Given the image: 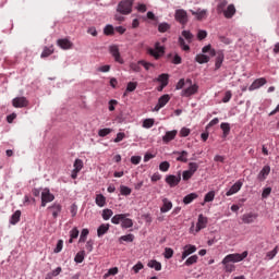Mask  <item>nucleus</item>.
Masks as SVG:
<instances>
[{"instance_id": "nucleus-1", "label": "nucleus", "mask_w": 279, "mask_h": 279, "mask_svg": "<svg viewBox=\"0 0 279 279\" xmlns=\"http://www.w3.org/2000/svg\"><path fill=\"white\" fill-rule=\"evenodd\" d=\"M130 217V214H118L114 215L111 218V223L114 226H119L121 223V228H124L128 230V228H133L134 227V220H132Z\"/></svg>"}, {"instance_id": "nucleus-2", "label": "nucleus", "mask_w": 279, "mask_h": 279, "mask_svg": "<svg viewBox=\"0 0 279 279\" xmlns=\"http://www.w3.org/2000/svg\"><path fill=\"white\" fill-rule=\"evenodd\" d=\"M245 258H247V251H244L242 254H229L222 259L221 264L226 265L228 263H241V260H245Z\"/></svg>"}, {"instance_id": "nucleus-3", "label": "nucleus", "mask_w": 279, "mask_h": 279, "mask_svg": "<svg viewBox=\"0 0 279 279\" xmlns=\"http://www.w3.org/2000/svg\"><path fill=\"white\" fill-rule=\"evenodd\" d=\"M187 88L181 92V97H192V95H197L199 90V86L197 84H193L191 78H186Z\"/></svg>"}, {"instance_id": "nucleus-4", "label": "nucleus", "mask_w": 279, "mask_h": 279, "mask_svg": "<svg viewBox=\"0 0 279 279\" xmlns=\"http://www.w3.org/2000/svg\"><path fill=\"white\" fill-rule=\"evenodd\" d=\"M132 5H134V0H123L118 4L117 11L120 14H132Z\"/></svg>"}, {"instance_id": "nucleus-5", "label": "nucleus", "mask_w": 279, "mask_h": 279, "mask_svg": "<svg viewBox=\"0 0 279 279\" xmlns=\"http://www.w3.org/2000/svg\"><path fill=\"white\" fill-rule=\"evenodd\" d=\"M174 19L180 25L184 27L189 23V13L183 9H178L174 13Z\"/></svg>"}, {"instance_id": "nucleus-6", "label": "nucleus", "mask_w": 279, "mask_h": 279, "mask_svg": "<svg viewBox=\"0 0 279 279\" xmlns=\"http://www.w3.org/2000/svg\"><path fill=\"white\" fill-rule=\"evenodd\" d=\"M148 53L155 58V60H158L161 56L165 54V47L160 46V43L155 44V49L149 48Z\"/></svg>"}, {"instance_id": "nucleus-7", "label": "nucleus", "mask_w": 279, "mask_h": 279, "mask_svg": "<svg viewBox=\"0 0 279 279\" xmlns=\"http://www.w3.org/2000/svg\"><path fill=\"white\" fill-rule=\"evenodd\" d=\"M109 53H111L112 58H114V61L119 64H123L125 61L123 58H121V52L119 51V46L112 45L109 47Z\"/></svg>"}, {"instance_id": "nucleus-8", "label": "nucleus", "mask_w": 279, "mask_h": 279, "mask_svg": "<svg viewBox=\"0 0 279 279\" xmlns=\"http://www.w3.org/2000/svg\"><path fill=\"white\" fill-rule=\"evenodd\" d=\"M182 181V175L179 173L178 175L169 174L166 177V182L170 189H173L180 184Z\"/></svg>"}, {"instance_id": "nucleus-9", "label": "nucleus", "mask_w": 279, "mask_h": 279, "mask_svg": "<svg viewBox=\"0 0 279 279\" xmlns=\"http://www.w3.org/2000/svg\"><path fill=\"white\" fill-rule=\"evenodd\" d=\"M53 199H56V196H53V194H51L49 189H45L41 193V206H43V208H45V206H47V204H49L50 202H53Z\"/></svg>"}, {"instance_id": "nucleus-10", "label": "nucleus", "mask_w": 279, "mask_h": 279, "mask_svg": "<svg viewBox=\"0 0 279 279\" xmlns=\"http://www.w3.org/2000/svg\"><path fill=\"white\" fill-rule=\"evenodd\" d=\"M12 106L14 108H27L29 101L25 97H16L12 100Z\"/></svg>"}, {"instance_id": "nucleus-11", "label": "nucleus", "mask_w": 279, "mask_h": 279, "mask_svg": "<svg viewBox=\"0 0 279 279\" xmlns=\"http://www.w3.org/2000/svg\"><path fill=\"white\" fill-rule=\"evenodd\" d=\"M197 252V246L193 244H187L183 247V253H182V260H185L187 256H191V254H195Z\"/></svg>"}, {"instance_id": "nucleus-12", "label": "nucleus", "mask_w": 279, "mask_h": 279, "mask_svg": "<svg viewBox=\"0 0 279 279\" xmlns=\"http://www.w3.org/2000/svg\"><path fill=\"white\" fill-rule=\"evenodd\" d=\"M265 84H267V78L265 77H260V78H256L251 86L248 87V90H257V88H260V86H265Z\"/></svg>"}, {"instance_id": "nucleus-13", "label": "nucleus", "mask_w": 279, "mask_h": 279, "mask_svg": "<svg viewBox=\"0 0 279 279\" xmlns=\"http://www.w3.org/2000/svg\"><path fill=\"white\" fill-rule=\"evenodd\" d=\"M171 99V97L169 95H163L158 99V104L155 106L154 110L155 112H158V110H160V108H165L166 104H169V100Z\"/></svg>"}, {"instance_id": "nucleus-14", "label": "nucleus", "mask_w": 279, "mask_h": 279, "mask_svg": "<svg viewBox=\"0 0 279 279\" xmlns=\"http://www.w3.org/2000/svg\"><path fill=\"white\" fill-rule=\"evenodd\" d=\"M208 225V218L204 217V215L198 216V221L196 223V230L195 232H199L201 230H204L206 226Z\"/></svg>"}, {"instance_id": "nucleus-15", "label": "nucleus", "mask_w": 279, "mask_h": 279, "mask_svg": "<svg viewBox=\"0 0 279 279\" xmlns=\"http://www.w3.org/2000/svg\"><path fill=\"white\" fill-rule=\"evenodd\" d=\"M190 12L193 16H196L197 21H204V19L208 16V10L206 9L204 10L198 9L197 11L190 10Z\"/></svg>"}, {"instance_id": "nucleus-16", "label": "nucleus", "mask_w": 279, "mask_h": 279, "mask_svg": "<svg viewBox=\"0 0 279 279\" xmlns=\"http://www.w3.org/2000/svg\"><path fill=\"white\" fill-rule=\"evenodd\" d=\"M243 186V182L236 181L229 191H227L226 195L227 197H230V195H234L235 193H239L241 191V187Z\"/></svg>"}, {"instance_id": "nucleus-17", "label": "nucleus", "mask_w": 279, "mask_h": 279, "mask_svg": "<svg viewBox=\"0 0 279 279\" xmlns=\"http://www.w3.org/2000/svg\"><path fill=\"white\" fill-rule=\"evenodd\" d=\"M258 215L254 213L244 214L242 215V223H254V221H256Z\"/></svg>"}, {"instance_id": "nucleus-18", "label": "nucleus", "mask_w": 279, "mask_h": 279, "mask_svg": "<svg viewBox=\"0 0 279 279\" xmlns=\"http://www.w3.org/2000/svg\"><path fill=\"white\" fill-rule=\"evenodd\" d=\"M48 210L52 213L53 219H58V215L62 213V205L54 203L52 206L48 207Z\"/></svg>"}, {"instance_id": "nucleus-19", "label": "nucleus", "mask_w": 279, "mask_h": 279, "mask_svg": "<svg viewBox=\"0 0 279 279\" xmlns=\"http://www.w3.org/2000/svg\"><path fill=\"white\" fill-rule=\"evenodd\" d=\"M234 14H236V8L234 7V4H229L223 12L225 19H232Z\"/></svg>"}, {"instance_id": "nucleus-20", "label": "nucleus", "mask_w": 279, "mask_h": 279, "mask_svg": "<svg viewBox=\"0 0 279 279\" xmlns=\"http://www.w3.org/2000/svg\"><path fill=\"white\" fill-rule=\"evenodd\" d=\"M173 208V203L169 198H162V206L160 207V213H169Z\"/></svg>"}, {"instance_id": "nucleus-21", "label": "nucleus", "mask_w": 279, "mask_h": 279, "mask_svg": "<svg viewBox=\"0 0 279 279\" xmlns=\"http://www.w3.org/2000/svg\"><path fill=\"white\" fill-rule=\"evenodd\" d=\"M269 173H271V167L264 166L257 178L258 180H260V182H263L264 180H267V175H269Z\"/></svg>"}, {"instance_id": "nucleus-22", "label": "nucleus", "mask_w": 279, "mask_h": 279, "mask_svg": "<svg viewBox=\"0 0 279 279\" xmlns=\"http://www.w3.org/2000/svg\"><path fill=\"white\" fill-rule=\"evenodd\" d=\"M178 136V131H168L166 132L165 136L162 137L163 143H171Z\"/></svg>"}, {"instance_id": "nucleus-23", "label": "nucleus", "mask_w": 279, "mask_h": 279, "mask_svg": "<svg viewBox=\"0 0 279 279\" xmlns=\"http://www.w3.org/2000/svg\"><path fill=\"white\" fill-rule=\"evenodd\" d=\"M174 154L178 156L177 160L178 162H189V151L183 150V151H174Z\"/></svg>"}, {"instance_id": "nucleus-24", "label": "nucleus", "mask_w": 279, "mask_h": 279, "mask_svg": "<svg viewBox=\"0 0 279 279\" xmlns=\"http://www.w3.org/2000/svg\"><path fill=\"white\" fill-rule=\"evenodd\" d=\"M199 195H197V193H190L186 196H184L183 204L185 205L193 204V202H195V199H197Z\"/></svg>"}, {"instance_id": "nucleus-25", "label": "nucleus", "mask_w": 279, "mask_h": 279, "mask_svg": "<svg viewBox=\"0 0 279 279\" xmlns=\"http://www.w3.org/2000/svg\"><path fill=\"white\" fill-rule=\"evenodd\" d=\"M110 230V225L109 223H102L98 227L97 229V236H104L106 232Z\"/></svg>"}, {"instance_id": "nucleus-26", "label": "nucleus", "mask_w": 279, "mask_h": 279, "mask_svg": "<svg viewBox=\"0 0 279 279\" xmlns=\"http://www.w3.org/2000/svg\"><path fill=\"white\" fill-rule=\"evenodd\" d=\"M57 43L61 49H71L73 47V44L69 39H58Z\"/></svg>"}, {"instance_id": "nucleus-27", "label": "nucleus", "mask_w": 279, "mask_h": 279, "mask_svg": "<svg viewBox=\"0 0 279 279\" xmlns=\"http://www.w3.org/2000/svg\"><path fill=\"white\" fill-rule=\"evenodd\" d=\"M147 265L150 269H155V271H160L162 269V264L156 259L149 260Z\"/></svg>"}, {"instance_id": "nucleus-28", "label": "nucleus", "mask_w": 279, "mask_h": 279, "mask_svg": "<svg viewBox=\"0 0 279 279\" xmlns=\"http://www.w3.org/2000/svg\"><path fill=\"white\" fill-rule=\"evenodd\" d=\"M95 203L99 208H104V206H106V196H104V194H97Z\"/></svg>"}, {"instance_id": "nucleus-29", "label": "nucleus", "mask_w": 279, "mask_h": 279, "mask_svg": "<svg viewBox=\"0 0 279 279\" xmlns=\"http://www.w3.org/2000/svg\"><path fill=\"white\" fill-rule=\"evenodd\" d=\"M19 221H21V210H16L10 219V223L11 226H16V223H19Z\"/></svg>"}, {"instance_id": "nucleus-30", "label": "nucleus", "mask_w": 279, "mask_h": 279, "mask_svg": "<svg viewBox=\"0 0 279 279\" xmlns=\"http://www.w3.org/2000/svg\"><path fill=\"white\" fill-rule=\"evenodd\" d=\"M196 62H198V64H206L208 62H210V57L206 56V54H197L195 57Z\"/></svg>"}, {"instance_id": "nucleus-31", "label": "nucleus", "mask_w": 279, "mask_h": 279, "mask_svg": "<svg viewBox=\"0 0 279 279\" xmlns=\"http://www.w3.org/2000/svg\"><path fill=\"white\" fill-rule=\"evenodd\" d=\"M227 5H228V0H219L217 4L218 14H223Z\"/></svg>"}, {"instance_id": "nucleus-32", "label": "nucleus", "mask_w": 279, "mask_h": 279, "mask_svg": "<svg viewBox=\"0 0 279 279\" xmlns=\"http://www.w3.org/2000/svg\"><path fill=\"white\" fill-rule=\"evenodd\" d=\"M158 82H161V88L159 89L161 90L162 88H165V86L169 84V74H160L158 77Z\"/></svg>"}, {"instance_id": "nucleus-33", "label": "nucleus", "mask_w": 279, "mask_h": 279, "mask_svg": "<svg viewBox=\"0 0 279 279\" xmlns=\"http://www.w3.org/2000/svg\"><path fill=\"white\" fill-rule=\"evenodd\" d=\"M138 86V83L136 82H129L126 85V89L124 93V96L128 95V93H134L136 90V87Z\"/></svg>"}, {"instance_id": "nucleus-34", "label": "nucleus", "mask_w": 279, "mask_h": 279, "mask_svg": "<svg viewBox=\"0 0 279 279\" xmlns=\"http://www.w3.org/2000/svg\"><path fill=\"white\" fill-rule=\"evenodd\" d=\"M169 29H171V25L167 22L160 23L158 25V32H160V34H165V32H169Z\"/></svg>"}, {"instance_id": "nucleus-35", "label": "nucleus", "mask_w": 279, "mask_h": 279, "mask_svg": "<svg viewBox=\"0 0 279 279\" xmlns=\"http://www.w3.org/2000/svg\"><path fill=\"white\" fill-rule=\"evenodd\" d=\"M223 53H219L216 58L215 69L216 71H219L221 69V65L223 64Z\"/></svg>"}, {"instance_id": "nucleus-36", "label": "nucleus", "mask_w": 279, "mask_h": 279, "mask_svg": "<svg viewBox=\"0 0 279 279\" xmlns=\"http://www.w3.org/2000/svg\"><path fill=\"white\" fill-rule=\"evenodd\" d=\"M105 36H114V26L108 24L104 28Z\"/></svg>"}, {"instance_id": "nucleus-37", "label": "nucleus", "mask_w": 279, "mask_h": 279, "mask_svg": "<svg viewBox=\"0 0 279 279\" xmlns=\"http://www.w3.org/2000/svg\"><path fill=\"white\" fill-rule=\"evenodd\" d=\"M220 128H221V130H222V132H223V137L226 138V137L228 136V134H230V123H228V122H222V123L220 124Z\"/></svg>"}, {"instance_id": "nucleus-38", "label": "nucleus", "mask_w": 279, "mask_h": 279, "mask_svg": "<svg viewBox=\"0 0 279 279\" xmlns=\"http://www.w3.org/2000/svg\"><path fill=\"white\" fill-rule=\"evenodd\" d=\"M77 236H80V230H77V227H74V228L70 231V240H69V243H73V239H77Z\"/></svg>"}, {"instance_id": "nucleus-39", "label": "nucleus", "mask_w": 279, "mask_h": 279, "mask_svg": "<svg viewBox=\"0 0 279 279\" xmlns=\"http://www.w3.org/2000/svg\"><path fill=\"white\" fill-rule=\"evenodd\" d=\"M198 258H199V257H198L197 255H192L191 257H189V258L185 260L184 265H185L186 267H191V265H195V263H197Z\"/></svg>"}, {"instance_id": "nucleus-40", "label": "nucleus", "mask_w": 279, "mask_h": 279, "mask_svg": "<svg viewBox=\"0 0 279 279\" xmlns=\"http://www.w3.org/2000/svg\"><path fill=\"white\" fill-rule=\"evenodd\" d=\"M84 258H86V252L81 251L75 255L74 260L80 264V263H84Z\"/></svg>"}, {"instance_id": "nucleus-41", "label": "nucleus", "mask_w": 279, "mask_h": 279, "mask_svg": "<svg viewBox=\"0 0 279 279\" xmlns=\"http://www.w3.org/2000/svg\"><path fill=\"white\" fill-rule=\"evenodd\" d=\"M89 233L90 231H88V229H83L80 235L78 243H86V239L88 238Z\"/></svg>"}, {"instance_id": "nucleus-42", "label": "nucleus", "mask_w": 279, "mask_h": 279, "mask_svg": "<svg viewBox=\"0 0 279 279\" xmlns=\"http://www.w3.org/2000/svg\"><path fill=\"white\" fill-rule=\"evenodd\" d=\"M83 168H84V162L82 161V159H76L74 161V172L80 173V170Z\"/></svg>"}, {"instance_id": "nucleus-43", "label": "nucleus", "mask_w": 279, "mask_h": 279, "mask_svg": "<svg viewBox=\"0 0 279 279\" xmlns=\"http://www.w3.org/2000/svg\"><path fill=\"white\" fill-rule=\"evenodd\" d=\"M199 169V165L197 162H190L189 163V170L190 173H192L193 175H195V173L197 172V170Z\"/></svg>"}, {"instance_id": "nucleus-44", "label": "nucleus", "mask_w": 279, "mask_h": 279, "mask_svg": "<svg viewBox=\"0 0 279 279\" xmlns=\"http://www.w3.org/2000/svg\"><path fill=\"white\" fill-rule=\"evenodd\" d=\"M113 215H114V213L112 211V209H104L102 210V219L105 221H108Z\"/></svg>"}, {"instance_id": "nucleus-45", "label": "nucleus", "mask_w": 279, "mask_h": 279, "mask_svg": "<svg viewBox=\"0 0 279 279\" xmlns=\"http://www.w3.org/2000/svg\"><path fill=\"white\" fill-rule=\"evenodd\" d=\"M179 45L183 51H191V47L186 45V41L184 40V38L179 37Z\"/></svg>"}, {"instance_id": "nucleus-46", "label": "nucleus", "mask_w": 279, "mask_h": 279, "mask_svg": "<svg viewBox=\"0 0 279 279\" xmlns=\"http://www.w3.org/2000/svg\"><path fill=\"white\" fill-rule=\"evenodd\" d=\"M154 123H155V120L149 118V119H145L143 121V128H145L146 130H149V128H154Z\"/></svg>"}, {"instance_id": "nucleus-47", "label": "nucleus", "mask_w": 279, "mask_h": 279, "mask_svg": "<svg viewBox=\"0 0 279 279\" xmlns=\"http://www.w3.org/2000/svg\"><path fill=\"white\" fill-rule=\"evenodd\" d=\"M120 193H121V195H124V196L132 195V189H130L129 186H125V185H121Z\"/></svg>"}, {"instance_id": "nucleus-48", "label": "nucleus", "mask_w": 279, "mask_h": 279, "mask_svg": "<svg viewBox=\"0 0 279 279\" xmlns=\"http://www.w3.org/2000/svg\"><path fill=\"white\" fill-rule=\"evenodd\" d=\"M120 241H125L126 243H132L134 241V234L129 233L126 235H122Z\"/></svg>"}, {"instance_id": "nucleus-49", "label": "nucleus", "mask_w": 279, "mask_h": 279, "mask_svg": "<svg viewBox=\"0 0 279 279\" xmlns=\"http://www.w3.org/2000/svg\"><path fill=\"white\" fill-rule=\"evenodd\" d=\"M276 254H278V247H275L272 251L268 252L266 254V258H268V260H274V258H276Z\"/></svg>"}, {"instance_id": "nucleus-50", "label": "nucleus", "mask_w": 279, "mask_h": 279, "mask_svg": "<svg viewBox=\"0 0 279 279\" xmlns=\"http://www.w3.org/2000/svg\"><path fill=\"white\" fill-rule=\"evenodd\" d=\"M53 53V47L50 48H45L44 51L41 52V58H49Z\"/></svg>"}, {"instance_id": "nucleus-51", "label": "nucleus", "mask_w": 279, "mask_h": 279, "mask_svg": "<svg viewBox=\"0 0 279 279\" xmlns=\"http://www.w3.org/2000/svg\"><path fill=\"white\" fill-rule=\"evenodd\" d=\"M111 132H112V129H100L98 131V136L104 138L105 136H108V134H110Z\"/></svg>"}, {"instance_id": "nucleus-52", "label": "nucleus", "mask_w": 279, "mask_h": 279, "mask_svg": "<svg viewBox=\"0 0 279 279\" xmlns=\"http://www.w3.org/2000/svg\"><path fill=\"white\" fill-rule=\"evenodd\" d=\"M182 36L185 38V40H187V43H193V34H191V32L183 31Z\"/></svg>"}, {"instance_id": "nucleus-53", "label": "nucleus", "mask_w": 279, "mask_h": 279, "mask_svg": "<svg viewBox=\"0 0 279 279\" xmlns=\"http://www.w3.org/2000/svg\"><path fill=\"white\" fill-rule=\"evenodd\" d=\"M215 199V191H210L205 195L204 202H213Z\"/></svg>"}, {"instance_id": "nucleus-54", "label": "nucleus", "mask_w": 279, "mask_h": 279, "mask_svg": "<svg viewBox=\"0 0 279 279\" xmlns=\"http://www.w3.org/2000/svg\"><path fill=\"white\" fill-rule=\"evenodd\" d=\"M171 167V165L169 163V161H162L160 165H159V169L163 172H167L169 171V168Z\"/></svg>"}, {"instance_id": "nucleus-55", "label": "nucleus", "mask_w": 279, "mask_h": 279, "mask_svg": "<svg viewBox=\"0 0 279 279\" xmlns=\"http://www.w3.org/2000/svg\"><path fill=\"white\" fill-rule=\"evenodd\" d=\"M182 178H183L184 182H189V180H191L193 178V174L191 171L185 170L182 173Z\"/></svg>"}, {"instance_id": "nucleus-56", "label": "nucleus", "mask_w": 279, "mask_h": 279, "mask_svg": "<svg viewBox=\"0 0 279 279\" xmlns=\"http://www.w3.org/2000/svg\"><path fill=\"white\" fill-rule=\"evenodd\" d=\"M138 64H141L142 66H144V69H145L146 71H149V70L154 66L153 63H149V62H147V61H145V60L138 61Z\"/></svg>"}, {"instance_id": "nucleus-57", "label": "nucleus", "mask_w": 279, "mask_h": 279, "mask_svg": "<svg viewBox=\"0 0 279 279\" xmlns=\"http://www.w3.org/2000/svg\"><path fill=\"white\" fill-rule=\"evenodd\" d=\"M119 274V268L113 267L108 270L107 274H105V278H108V276H117Z\"/></svg>"}, {"instance_id": "nucleus-58", "label": "nucleus", "mask_w": 279, "mask_h": 279, "mask_svg": "<svg viewBox=\"0 0 279 279\" xmlns=\"http://www.w3.org/2000/svg\"><path fill=\"white\" fill-rule=\"evenodd\" d=\"M130 69L134 71V73H141V63H131Z\"/></svg>"}, {"instance_id": "nucleus-59", "label": "nucleus", "mask_w": 279, "mask_h": 279, "mask_svg": "<svg viewBox=\"0 0 279 279\" xmlns=\"http://www.w3.org/2000/svg\"><path fill=\"white\" fill-rule=\"evenodd\" d=\"M63 245H64V241L59 240L54 248V254H60V252H62Z\"/></svg>"}, {"instance_id": "nucleus-60", "label": "nucleus", "mask_w": 279, "mask_h": 279, "mask_svg": "<svg viewBox=\"0 0 279 279\" xmlns=\"http://www.w3.org/2000/svg\"><path fill=\"white\" fill-rule=\"evenodd\" d=\"M184 86H186V81L184 78H181L177 83L175 89L177 90H182V88H184Z\"/></svg>"}, {"instance_id": "nucleus-61", "label": "nucleus", "mask_w": 279, "mask_h": 279, "mask_svg": "<svg viewBox=\"0 0 279 279\" xmlns=\"http://www.w3.org/2000/svg\"><path fill=\"white\" fill-rule=\"evenodd\" d=\"M231 99H232V92L227 90L225 93V97L222 98V102L228 104V101H230Z\"/></svg>"}, {"instance_id": "nucleus-62", "label": "nucleus", "mask_w": 279, "mask_h": 279, "mask_svg": "<svg viewBox=\"0 0 279 279\" xmlns=\"http://www.w3.org/2000/svg\"><path fill=\"white\" fill-rule=\"evenodd\" d=\"M165 258H173V251L170 247L165 248Z\"/></svg>"}, {"instance_id": "nucleus-63", "label": "nucleus", "mask_w": 279, "mask_h": 279, "mask_svg": "<svg viewBox=\"0 0 279 279\" xmlns=\"http://www.w3.org/2000/svg\"><path fill=\"white\" fill-rule=\"evenodd\" d=\"M202 51H203V53H208V51H209L210 56H215V50L211 49L210 45L203 47Z\"/></svg>"}, {"instance_id": "nucleus-64", "label": "nucleus", "mask_w": 279, "mask_h": 279, "mask_svg": "<svg viewBox=\"0 0 279 279\" xmlns=\"http://www.w3.org/2000/svg\"><path fill=\"white\" fill-rule=\"evenodd\" d=\"M125 138V133H118L117 137L113 140V143H121Z\"/></svg>"}]
</instances>
